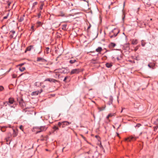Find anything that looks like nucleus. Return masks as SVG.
<instances>
[{
	"label": "nucleus",
	"instance_id": "nucleus-1",
	"mask_svg": "<svg viewBox=\"0 0 158 158\" xmlns=\"http://www.w3.org/2000/svg\"><path fill=\"white\" fill-rule=\"evenodd\" d=\"M119 30L118 28H114L110 32L109 36L111 38L116 37L119 32Z\"/></svg>",
	"mask_w": 158,
	"mask_h": 158
},
{
	"label": "nucleus",
	"instance_id": "nucleus-2",
	"mask_svg": "<svg viewBox=\"0 0 158 158\" xmlns=\"http://www.w3.org/2000/svg\"><path fill=\"white\" fill-rule=\"evenodd\" d=\"M47 128L48 127L45 126H41L39 128L40 130L37 131L36 133H39L41 131H45L47 129Z\"/></svg>",
	"mask_w": 158,
	"mask_h": 158
},
{
	"label": "nucleus",
	"instance_id": "nucleus-3",
	"mask_svg": "<svg viewBox=\"0 0 158 158\" xmlns=\"http://www.w3.org/2000/svg\"><path fill=\"white\" fill-rule=\"evenodd\" d=\"M138 137H134L132 136H130L129 137L125 138V140L126 141H131V140H135Z\"/></svg>",
	"mask_w": 158,
	"mask_h": 158
},
{
	"label": "nucleus",
	"instance_id": "nucleus-4",
	"mask_svg": "<svg viewBox=\"0 0 158 158\" xmlns=\"http://www.w3.org/2000/svg\"><path fill=\"white\" fill-rule=\"evenodd\" d=\"M80 72L79 69H73L70 72V74L72 75L74 74H77Z\"/></svg>",
	"mask_w": 158,
	"mask_h": 158
},
{
	"label": "nucleus",
	"instance_id": "nucleus-5",
	"mask_svg": "<svg viewBox=\"0 0 158 158\" xmlns=\"http://www.w3.org/2000/svg\"><path fill=\"white\" fill-rule=\"evenodd\" d=\"M3 104L5 105V106H6L7 105H9L10 107L15 108V105H10L8 102H3Z\"/></svg>",
	"mask_w": 158,
	"mask_h": 158
},
{
	"label": "nucleus",
	"instance_id": "nucleus-6",
	"mask_svg": "<svg viewBox=\"0 0 158 158\" xmlns=\"http://www.w3.org/2000/svg\"><path fill=\"white\" fill-rule=\"evenodd\" d=\"M71 122H69L68 121H64L63 122V126H62V127H64L66 126L69 125V124H71Z\"/></svg>",
	"mask_w": 158,
	"mask_h": 158
},
{
	"label": "nucleus",
	"instance_id": "nucleus-7",
	"mask_svg": "<svg viewBox=\"0 0 158 158\" xmlns=\"http://www.w3.org/2000/svg\"><path fill=\"white\" fill-rule=\"evenodd\" d=\"M71 16L70 15H65L64 13L63 12L60 11L59 13V14L58 15V16H61V17H68L69 16Z\"/></svg>",
	"mask_w": 158,
	"mask_h": 158
},
{
	"label": "nucleus",
	"instance_id": "nucleus-8",
	"mask_svg": "<svg viewBox=\"0 0 158 158\" xmlns=\"http://www.w3.org/2000/svg\"><path fill=\"white\" fill-rule=\"evenodd\" d=\"M37 60L38 61H41L43 62H47V61L46 60L40 57H38Z\"/></svg>",
	"mask_w": 158,
	"mask_h": 158
},
{
	"label": "nucleus",
	"instance_id": "nucleus-9",
	"mask_svg": "<svg viewBox=\"0 0 158 158\" xmlns=\"http://www.w3.org/2000/svg\"><path fill=\"white\" fill-rule=\"evenodd\" d=\"M8 102L10 105H12V104H13L15 102V101L13 98H9Z\"/></svg>",
	"mask_w": 158,
	"mask_h": 158
},
{
	"label": "nucleus",
	"instance_id": "nucleus-10",
	"mask_svg": "<svg viewBox=\"0 0 158 158\" xmlns=\"http://www.w3.org/2000/svg\"><path fill=\"white\" fill-rule=\"evenodd\" d=\"M44 81H49L50 82H53L55 83L57 81V80L52 78H48L45 79L44 80Z\"/></svg>",
	"mask_w": 158,
	"mask_h": 158
},
{
	"label": "nucleus",
	"instance_id": "nucleus-11",
	"mask_svg": "<svg viewBox=\"0 0 158 158\" xmlns=\"http://www.w3.org/2000/svg\"><path fill=\"white\" fill-rule=\"evenodd\" d=\"M43 92V90L42 89H40V91H36L32 92V94L33 95H38L39 94L41 93L42 92Z\"/></svg>",
	"mask_w": 158,
	"mask_h": 158
},
{
	"label": "nucleus",
	"instance_id": "nucleus-12",
	"mask_svg": "<svg viewBox=\"0 0 158 158\" xmlns=\"http://www.w3.org/2000/svg\"><path fill=\"white\" fill-rule=\"evenodd\" d=\"M106 107V105H104L102 106L101 107H98V109L99 110V111H101L105 110Z\"/></svg>",
	"mask_w": 158,
	"mask_h": 158
},
{
	"label": "nucleus",
	"instance_id": "nucleus-13",
	"mask_svg": "<svg viewBox=\"0 0 158 158\" xmlns=\"http://www.w3.org/2000/svg\"><path fill=\"white\" fill-rule=\"evenodd\" d=\"M114 113H110L106 117V119H108L109 122L110 121V120L109 119V118L110 117H111L113 116H114Z\"/></svg>",
	"mask_w": 158,
	"mask_h": 158
},
{
	"label": "nucleus",
	"instance_id": "nucleus-14",
	"mask_svg": "<svg viewBox=\"0 0 158 158\" xmlns=\"http://www.w3.org/2000/svg\"><path fill=\"white\" fill-rule=\"evenodd\" d=\"M77 61V60L76 59H74L73 58H72L69 60V62L71 64H73L75 62Z\"/></svg>",
	"mask_w": 158,
	"mask_h": 158
},
{
	"label": "nucleus",
	"instance_id": "nucleus-15",
	"mask_svg": "<svg viewBox=\"0 0 158 158\" xmlns=\"http://www.w3.org/2000/svg\"><path fill=\"white\" fill-rule=\"evenodd\" d=\"M33 48V45H30L26 49V50L25 51V52H26L27 51H30L31 49Z\"/></svg>",
	"mask_w": 158,
	"mask_h": 158
},
{
	"label": "nucleus",
	"instance_id": "nucleus-16",
	"mask_svg": "<svg viewBox=\"0 0 158 158\" xmlns=\"http://www.w3.org/2000/svg\"><path fill=\"white\" fill-rule=\"evenodd\" d=\"M36 26L37 27H38L40 26H42L43 23H42L40 21H37L36 23Z\"/></svg>",
	"mask_w": 158,
	"mask_h": 158
},
{
	"label": "nucleus",
	"instance_id": "nucleus-17",
	"mask_svg": "<svg viewBox=\"0 0 158 158\" xmlns=\"http://www.w3.org/2000/svg\"><path fill=\"white\" fill-rule=\"evenodd\" d=\"M87 153L89 155V158H93L94 157L93 155L92 154L91 151H89Z\"/></svg>",
	"mask_w": 158,
	"mask_h": 158
},
{
	"label": "nucleus",
	"instance_id": "nucleus-18",
	"mask_svg": "<svg viewBox=\"0 0 158 158\" xmlns=\"http://www.w3.org/2000/svg\"><path fill=\"white\" fill-rule=\"evenodd\" d=\"M148 66L150 68L153 69L154 67L155 66V64L154 63H151L148 64Z\"/></svg>",
	"mask_w": 158,
	"mask_h": 158
},
{
	"label": "nucleus",
	"instance_id": "nucleus-19",
	"mask_svg": "<svg viewBox=\"0 0 158 158\" xmlns=\"http://www.w3.org/2000/svg\"><path fill=\"white\" fill-rule=\"evenodd\" d=\"M137 40L136 39H133L131 41V43L133 44H137Z\"/></svg>",
	"mask_w": 158,
	"mask_h": 158
},
{
	"label": "nucleus",
	"instance_id": "nucleus-20",
	"mask_svg": "<svg viewBox=\"0 0 158 158\" xmlns=\"http://www.w3.org/2000/svg\"><path fill=\"white\" fill-rule=\"evenodd\" d=\"M106 65L107 67L110 68L112 66V64L111 63H107L106 64Z\"/></svg>",
	"mask_w": 158,
	"mask_h": 158
},
{
	"label": "nucleus",
	"instance_id": "nucleus-21",
	"mask_svg": "<svg viewBox=\"0 0 158 158\" xmlns=\"http://www.w3.org/2000/svg\"><path fill=\"white\" fill-rule=\"evenodd\" d=\"M66 24H64L62 26L61 29L65 31L66 30Z\"/></svg>",
	"mask_w": 158,
	"mask_h": 158
},
{
	"label": "nucleus",
	"instance_id": "nucleus-22",
	"mask_svg": "<svg viewBox=\"0 0 158 158\" xmlns=\"http://www.w3.org/2000/svg\"><path fill=\"white\" fill-rule=\"evenodd\" d=\"M102 50V48L101 47H98L97 48L96 50V51L97 52H100Z\"/></svg>",
	"mask_w": 158,
	"mask_h": 158
},
{
	"label": "nucleus",
	"instance_id": "nucleus-23",
	"mask_svg": "<svg viewBox=\"0 0 158 158\" xmlns=\"http://www.w3.org/2000/svg\"><path fill=\"white\" fill-rule=\"evenodd\" d=\"M116 46V44L113 43H111L110 44V47L114 48Z\"/></svg>",
	"mask_w": 158,
	"mask_h": 158
},
{
	"label": "nucleus",
	"instance_id": "nucleus-24",
	"mask_svg": "<svg viewBox=\"0 0 158 158\" xmlns=\"http://www.w3.org/2000/svg\"><path fill=\"white\" fill-rule=\"evenodd\" d=\"M25 69V67H20L19 68V70L21 72L23 71Z\"/></svg>",
	"mask_w": 158,
	"mask_h": 158
},
{
	"label": "nucleus",
	"instance_id": "nucleus-25",
	"mask_svg": "<svg viewBox=\"0 0 158 158\" xmlns=\"http://www.w3.org/2000/svg\"><path fill=\"white\" fill-rule=\"evenodd\" d=\"M23 101L22 99H21V101H20L19 102V104L20 106H23Z\"/></svg>",
	"mask_w": 158,
	"mask_h": 158
},
{
	"label": "nucleus",
	"instance_id": "nucleus-26",
	"mask_svg": "<svg viewBox=\"0 0 158 158\" xmlns=\"http://www.w3.org/2000/svg\"><path fill=\"white\" fill-rule=\"evenodd\" d=\"M41 85V83L39 82H35V85L37 86H39Z\"/></svg>",
	"mask_w": 158,
	"mask_h": 158
},
{
	"label": "nucleus",
	"instance_id": "nucleus-27",
	"mask_svg": "<svg viewBox=\"0 0 158 158\" xmlns=\"http://www.w3.org/2000/svg\"><path fill=\"white\" fill-rule=\"evenodd\" d=\"M112 102V99L111 98H110V99L109 101L108 102V104L109 105H111Z\"/></svg>",
	"mask_w": 158,
	"mask_h": 158
},
{
	"label": "nucleus",
	"instance_id": "nucleus-28",
	"mask_svg": "<svg viewBox=\"0 0 158 158\" xmlns=\"http://www.w3.org/2000/svg\"><path fill=\"white\" fill-rule=\"evenodd\" d=\"M49 48L48 47H47L46 49V53L48 54L49 52Z\"/></svg>",
	"mask_w": 158,
	"mask_h": 158
},
{
	"label": "nucleus",
	"instance_id": "nucleus-29",
	"mask_svg": "<svg viewBox=\"0 0 158 158\" xmlns=\"http://www.w3.org/2000/svg\"><path fill=\"white\" fill-rule=\"evenodd\" d=\"M53 129L55 131L58 130L59 129L56 126H54L53 127Z\"/></svg>",
	"mask_w": 158,
	"mask_h": 158
},
{
	"label": "nucleus",
	"instance_id": "nucleus-30",
	"mask_svg": "<svg viewBox=\"0 0 158 158\" xmlns=\"http://www.w3.org/2000/svg\"><path fill=\"white\" fill-rule=\"evenodd\" d=\"M13 134H14V136H16L17 135V134L16 133V132L15 131V130L14 129H13Z\"/></svg>",
	"mask_w": 158,
	"mask_h": 158
},
{
	"label": "nucleus",
	"instance_id": "nucleus-31",
	"mask_svg": "<svg viewBox=\"0 0 158 158\" xmlns=\"http://www.w3.org/2000/svg\"><path fill=\"white\" fill-rule=\"evenodd\" d=\"M63 122L61 123L59 122L58 123V125L60 127L61 126L62 127V126H63Z\"/></svg>",
	"mask_w": 158,
	"mask_h": 158
},
{
	"label": "nucleus",
	"instance_id": "nucleus-32",
	"mask_svg": "<svg viewBox=\"0 0 158 158\" xmlns=\"http://www.w3.org/2000/svg\"><path fill=\"white\" fill-rule=\"evenodd\" d=\"M41 10H40L39 11V14H38L37 15V16L39 18H40V17L41 15Z\"/></svg>",
	"mask_w": 158,
	"mask_h": 158
},
{
	"label": "nucleus",
	"instance_id": "nucleus-33",
	"mask_svg": "<svg viewBox=\"0 0 158 158\" xmlns=\"http://www.w3.org/2000/svg\"><path fill=\"white\" fill-rule=\"evenodd\" d=\"M44 5V4H42L40 5V10H42L43 9Z\"/></svg>",
	"mask_w": 158,
	"mask_h": 158
},
{
	"label": "nucleus",
	"instance_id": "nucleus-34",
	"mask_svg": "<svg viewBox=\"0 0 158 158\" xmlns=\"http://www.w3.org/2000/svg\"><path fill=\"white\" fill-rule=\"evenodd\" d=\"M145 45V43L144 42V41L143 40H142L141 41V45L142 46L144 47V46Z\"/></svg>",
	"mask_w": 158,
	"mask_h": 158
},
{
	"label": "nucleus",
	"instance_id": "nucleus-35",
	"mask_svg": "<svg viewBox=\"0 0 158 158\" xmlns=\"http://www.w3.org/2000/svg\"><path fill=\"white\" fill-rule=\"evenodd\" d=\"M3 89L4 88L2 86H0V91H2Z\"/></svg>",
	"mask_w": 158,
	"mask_h": 158
},
{
	"label": "nucleus",
	"instance_id": "nucleus-36",
	"mask_svg": "<svg viewBox=\"0 0 158 158\" xmlns=\"http://www.w3.org/2000/svg\"><path fill=\"white\" fill-rule=\"evenodd\" d=\"M69 77L68 76H66V77H65L64 78V80H63V81L64 82H66V80H67V78L68 77Z\"/></svg>",
	"mask_w": 158,
	"mask_h": 158
},
{
	"label": "nucleus",
	"instance_id": "nucleus-37",
	"mask_svg": "<svg viewBox=\"0 0 158 158\" xmlns=\"http://www.w3.org/2000/svg\"><path fill=\"white\" fill-rule=\"evenodd\" d=\"M19 128L23 131V126L22 125H21L19 127Z\"/></svg>",
	"mask_w": 158,
	"mask_h": 158
},
{
	"label": "nucleus",
	"instance_id": "nucleus-38",
	"mask_svg": "<svg viewBox=\"0 0 158 158\" xmlns=\"http://www.w3.org/2000/svg\"><path fill=\"white\" fill-rule=\"evenodd\" d=\"M141 126V124L139 123H138L136 124V126H135V127H139Z\"/></svg>",
	"mask_w": 158,
	"mask_h": 158
},
{
	"label": "nucleus",
	"instance_id": "nucleus-39",
	"mask_svg": "<svg viewBox=\"0 0 158 158\" xmlns=\"http://www.w3.org/2000/svg\"><path fill=\"white\" fill-rule=\"evenodd\" d=\"M138 48H139V46H137L134 49L135 51H136L138 49Z\"/></svg>",
	"mask_w": 158,
	"mask_h": 158
},
{
	"label": "nucleus",
	"instance_id": "nucleus-40",
	"mask_svg": "<svg viewBox=\"0 0 158 158\" xmlns=\"http://www.w3.org/2000/svg\"><path fill=\"white\" fill-rule=\"evenodd\" d=\"M10 33H11L12 34H13V35H14V34L15 33V31L14 30L11 31H10Z\"/></svg>",
	"mask_w": 158,
	"mask_h": 158
},
{
	"label": "nucleus",
	"instance_id": "nucleus-41",
	"mask_svg": "<svg viewBox=\"0 0 158 158\" xmlns=\"http://www.w3.org/2000/svg\"><path fill=\"white\" fill-rule=\"evenodd\" d=\"M17 76L15 74H13L12 75V77L13 78H15Z\"/></svg>",
	"mask_w": 158,
	"mask_h": 158
},
{
	"label": "nucleus",
	"instance_id": "nucleus-42",
	"mask_svg": "<svg viewBox=\"0 0 158 158\" xmlns=\"http://www.w3.org/2000/svg\"><path fill=\"white\" fill-rule=\"evenodd\" d=\"M34 26H32L31 27V29H32V30L33 31H34Z\"/></svg>",
	"mask_w": 158,
	"mask_h": 158
},
{
	"label": "nucleus",
	"instance_id": "nucleus-43",
	"mask_svg": "<svg viewBox=\"0 0 158 158\" xmlns=\"http://www.w3.org/2000/svg\"><path fill=\"white\" fill-rule=\"evenodd\" d=\"M13 35V34H10V38H13L14 37Z\"/></svg>",
	"mask_w": 158,
	"mask_h": 158
},
{
	"label": "nucleus",
	"instance_id": "nucleus-44",
	"mask_svg": "<svg viewBox=\"0 0 158 158\" xmlns=\"http://www.w3.org/2000/svg\"><path fill=\"white\" fill-rule=\"evenodd\" d=\"M37 4V2H35L33 3V6H35V5H36Z\"/></svg>",
	"mask_w": 158,
	"mask_h": 158
},
{
	"label": "nucleus",
	"instance_id": "nucleus-45",
	"mask_svg": "<svg viewBox=\"0 0 158 158\" xmlns=\"http://www.w3.org/2000/svg\"><path fill=\"white\" fill-rule=\"evenodd\" d=\"M91 27V25L90 24H89V26H88V29H89Z\"/></svg>",
	"mask_w": 158,
	"mask_h": 158
},
{
	"label": "nucleus",
	"instance_id": "nucleus-46",
	"mask_svg": "<svg viewBox=\"0 0 158 158\" xmlns=\"http://www.w3.org/2000/svg\"><path fill=\"white\" fill-rule=\"evenodd\" d=\"M7 18V16H4L3 17V19H6Z\"/></svg>",
	"mask_w": 158,
	"mask_h": 158
},
{
	"label": "nucleus",
	"instance_id": "nucleus-47",
	"mask_svg": "<svg viewBox=\"0 0 158 158\" xmlns=\"http://www.w3.org/2000/svg\"><path fill=\"white\" fill-rule=\"evenodd\" d=\"M24 64V63L21 64H19V65L22 66V65H23Z\"/></svg>",
	"mask_w": 158,
	"mask_h": 158
},
{
	"label": "nucleus",
	"instance_id": "nucleus-48",
	"mask_svg": "<svg viewBox=\"0 0 158 158\" xmlns=\"http://www.w3.org/2000/svg\"><path fill=\"white\" fill-rule=\"evenodd\" d=\"M7 126H8V127H9V128H11V125H7Z\"/></svg>",
	"mask_w": 158,
	"mask_h": 158
},
{
	"label": "nucleus",
	"instance_id": "nucleus-49",
	"mask_svg": "<svg viewBox=\"0 0 158 158\" xmlns=\"http://www.w3.org/2000/svg\"><path fill=\"white\" fill-rule=\"evenodd\" d=\"M3 127H4V128H7V127H8L7 126H3Z\"/></svg>",
	"mask_w": 158,
	"mask_h": 158
},
{
	"label": "nucleus",
	"instance_id": "nucleus-50",
	"mask_svg": "<svg viewBox=\"0 0 158 158\" xmlns=\"http://www.w3.org/2000/svg\"><path fill=\"white\" fill-rule=\"evenodd\" d=\"M44 140V138H42L40 139V140L42 141H43Z\"/></svg>",
	"mask_w": 158,
	"mask_h": 158
},
{
	"label": "nucleus",
	"instance_id": "nucleus-51",
	"mask_svg": "<svg viewBox=\"0 0 158 158\" xmlns=\"http://www.w3.org/2000/svg\"><path fill=\"white\" fill-rule=\"evenodd\" d=\"M123 109L122 108V110H121V112L122 113L123 111Z\"/></svg>",
	"mask_w": 158,
	"mask_h": 158
},
{
	"label": "nucleus",
	"instance_id": "nucleus-52",
	"mask_svg": "<svg viewBox=\"0 0 158 158\" xmlns=\"http://www.w3.org/2000/svg\"><path fill=\"white\" fill-rule=\"evenodd\" d=\"M117 136H119V134L118 133H117Z\"/></svg>",
	"mask_w": 158,
	"mask_h": 158
},
{
	"label": "nucleus",
	"instance_id": "nucleus-53",
	"mask_svg": "<svg viewBox=\"0 0 158 158\" xmlns=\"http://www.w3.org/2000/svg\"><path fill=\"white\" fill-rule=\"evenodd\" d=\"M64 148H65L64 147V148H63V149H62V151H63V150H64Z\"/></svg>",
	"mask_w": 158,
	"mask_h": 158
},
{
	"label": "nucleus",
	"instance_id": "nucleus-54",
	"mask_svg": "<svg viewBox=\"0 0 158 158\" xmlns=\"http://www.w3.org/2000/svg\"><path fill=\"white\" fill-rule=\"evenodd\" d=\"M45 150H46V151H48V149H45Z\"/></svg>",
	"mask_w": 158,
	"mask_h": 158
},
{
	"label": "nucleus",
	"instance_id": "nucleus-55",
	"mask_svg": "<svg viewBox=\"0 0 158 158\" xmlns=\"http://www.w3.org/2000/svg\"><path fill=\"white\" fill-rule=\"evenodd\" d=\"M124 18H125V17H123V19H124Z\"/></svg>",
	"mask_w": 158,
	"mask_h": 158
},
{
	"label": "nucleus",
	"instance_id": "nucleus-56",
	"mask_svg": "<svg viewBox=\"0 0 158 158\" xmlns=\"http://www.w3.org/2000/svg\"><path fill=\"white\" fill-rule=\"evenodd\" d=\"M117 59L118 60H119V59H118V57H117Z\"/></svg>",
	"mask_w": 158,
	"mask_h": 158
},
{
	"label": "nucleus",
	"instance_id": "nucleus-57",
	"mask_svg": "<svg viewBox=\"0 0 158 158\" xmlns=\"http://www.w3.org/2000/svg\"><path fill=\"white\" fill-rule=\"evenodd\" d=\"M63 73H65L64 71L63 72Z\"/></svg>",
	"mask_w": 158,
	"mask_h": 158
},
{
	"label": "nucleus",
	"instance_id": "nucleus-58",
	"mask_svg": "<svg viewBox=\"0 0 158 158\" xmlns=\"http://www.w3.org/2000/svg\"><path fill=\"white\" fill-rule=\"evenodd\" d=\"M124 5H125V3H124Z\"/></svg>",
	"mask_w": 158,
	"mask_h": 158
}]
</instances>
